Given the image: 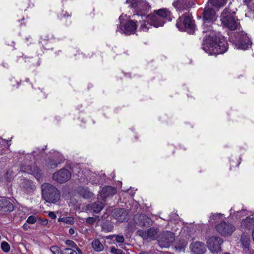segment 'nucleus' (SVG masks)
I'll list each match as a JSON object with an SVG mask.
<instances>
[{
  "mask_svg": "<svg viewBox=\"0 0 254 254\" xmlns=\"http://www.w3.org/2000/svg\"><path fill=\"white\" fill-rule=\"evenodd\" d=\"M159 232L158 227H152L147 231L138 230L137 234L141 236L144 240H155L158 237Z\"/></svg>",
  "mask_w": 254,
  "mask_h": 254,
  "instance_id": "obj_9",
  "label": "nucleus"
},
{
  "mask_svg": "<svg viewBox=\"0 0 254 254\" xmlns=\"http://www.w3.org/2000/svg\"><path fill=\"white\" fill-rule=\"evenodd\" d=\"M13 209L14 206L9 200L4 198L0 199V211L10 212Z\"/></svg>",
  "mask_w": 254,
  "mask_h": 254,
  "instance_id": "obj_23",
  "label": "nucleus"
},
{
  "mask_svg": "<svg viewBox=\"0 0 254 254\" xmlns=\"http://www.w3.org/2000/svg\"><path fill=\"white\" fill-rule=\"evenodd\" d=\"M221 216V214H214L211 215L210 217V219L215 220L217 217H219Z\"/></svg>",
  "mask_w": 254,
  "mask_h": 254,
  "instance_id": "obj_44",
  "label": "nucleus"
},
{
  "mask_svg": "<svg viewBox=\"0 0 254 254\" xmlns=\"http://www.w3.org/2000/svg\"><path fill=\"white\" fill-rule=\"evenodd\" d=\"M236 37L237 39V45L239 49L246 50L251 45L252 43L249 38L247 34L243 31L239 32Z\"/></svg>",
  "mask_w": 254,
  "mask_h": 254,
  "instance_id": "obj_11",
  "label": "nucleus"
},
{
  "mask_svg": "<svg viewBox=\"0 0 254 254\" xmlns=\"http://www.w3.org/2000/svg\"><path fill=\"white\" fill-rule=\"evenodd\" d=\"M190 247L193 254H204L206 252V246L202 242H192Z\"/></svg>",
  "mask_w": 254,
  "mask_h": 254,
  "instance_id": "obj_16",
  "label": "nucleus"
},
{
  "mask_svg": "<svg viewBox=\"0 0 254 254\" xmlns=\"http://www.w3.org/2000/svg\"><path fill=\"white\" fill-rule=\"evenodd\" d=\"M104 206V205L102 202L96 201L88 204L87 207L89 211L98 213L103 209Z\"/></svg>",
  "mask_w": 254,
  "mask_h": 254,
  "instance_id": "obj_24",
  "label": "nucleus"
},
{
  "mask_svg": "<svg viewBox=\"0 0 254 254\" xmlns=\"http://www.w3.org/2000/svg\"><path fill=\"white\" fill-rule=\"evenodd\" d=\"M194 5V0H176L173 3L174 7L180 12L188 10Z\"/></svg>",
  "mask_w": 254,
  "mask_h": 254,
  "instance_id": "obj_10",
  "label": "nucleus"
},
{
  "mask_svg": "<svg viewBox=\"0 0 254 254\" xmlns=\"http://www.w3.org/2000/svg\"><path fill=\"white\" fill-rule=\"evenodd\" d=\"M75 233V230L73 228H70L69 230V234L70 235H73Z\"/></svg>",
  "mask_w": 254,
  "mask_h": 254,
  "instance_id": "obj_46",
  "label": "nucleus"
},
{
  "mask_svg": "<svg viewBox=\"0 0 254 254\" xmlns=\"http://www.w3.org/2000/svg\"><path fill=\"white\" fill-rule=\"evenodd\" d=\"M92 246L93 249L98 252L101 251L104 249L103 245L98 240H94L92 243Z\"/></svg>",
  "mask_w": 254,
  "mask_h": 254,
  "instance_id": "obj_27",
  "label": "nucleus"
},
{
  "mask_svg": "<svg viewBox=\"0 0 254 254\" xmlns=\"http://www.w3.org/2000/svg\"><path fill=\"white\" fill-rule=\"evenodd\" d=\"M48 216L52 219H55L57 217L56 215L53 212H50Z\"/></svg>",
  "mask_w": 254,
  "mask_h": 254,
  "instance_id": "obj_43",
  "label": "nucleus"
},
{
  "mask_svg": "<svg viewBox=\"0 0 254 254\" xmlns=\"http://www.w3.org/2000/svg\"><path fill=\"white\" fill-rule=\"evenodd\" d=\"M36 222V217L33 216V215H31L30 216L28 219H27L26 220V222L29 223V224H34L35 222Z\"/></svg>",
  "mask_w": 254,
  "mask_h": 254,
  "instance_id": "obj_37",
  "label": "nucleus"
},
{
  "mask_svg": "<svg viewBox=\"0 0 254 254\" xmlns=\"http://www.w3.org/2000/svg\"><path fill=\"white\" fill-rule=\"evenodd\" d=\"M216 231L222 236L228 237L235 231L233 225L228 222L222 221L215 225Z\"/></svg>",
  "mask_w": 254,
  "mask_h": 254,
  "instance_id": "obj_6",
  "label": "nucleus"
},
{
  "mask_svg": "<svg viewBox=\"0 0 254 254\" xmlns=\"http://www.w3.org/2000/svg\"><path fill=\"white\" fill-rule=\"evenodd\" d=\"M252 0H245L244 1L246 3L250 2Z\"/></svg>",
  "mask_w": 254,
  "mask_h": 254,
  "instance_id": "obj_51",
  "label": "nucleus"
},
{
  "mask_svg": "<svg viewBox=\"0 0 254 254\" xmlns=\"http://www.w3.org/2000/svg\"><path fill=\"white\" fill-rule=\"evenodd\" d=\"M176 26L180 30L187 31L190 34L193 33L195 28L194 20L186 13L179 17L176 23Z\"/></svg>",
  "mask_w": 254,
  "mask_h": 254,
  "instance_id": "obj_3",
  "label": "nucleus"
},
{
  "mask_svg": "<svg viewBox=\"0 0 254 254\" xmlns=\"http://www.w3.org/2000/svg\"><path fill=\"white\" fill-rule=\"evenodd\" d=\"M24 230H28V225L26 224V223H25L23 226H22Z\"/></svg>",
  "mask_w": 254,
  "mask_h": 254,
  "instance_id": "obj_48",
  "label": "nucleus"
},
{
  "mask_svg": "<svg viewBox=\"0 0 254 254\" xmlns=\"http://www.w3.org/2000/svg\"><path fill=\"white\" fill-rule=\"evenodd\" d=\"M228 9H224L222 12L220 17L222 23L231 30H235L237 28L239 23L236 21L235 19L232 16H228L226 12Z\"/></svg>",
  "mask_w": 254,
  "mask_h": 254,
  "instance_id": "obj_7",
  "label": "nucleus"
},
{
  "mask_svg": "<svg viewBox=\"0 0 254 254\" xmlns=\"http://www.w3.org/2000/svg\"><path fill=\"white\" fill-rule=\"evenodd\" d=\"M50 250L53 254H63V251L57 246H53L50 248Z\"/></svg>",
  "mask_w": 254,
  "mask_h": 254,
  "instance_id": "obj_31",
  "label": "nucleus"
},
{
  "mask_svg": "<svg viewBox=\"0 0 254 254\" xmlns=\"http://www.w3.org/2000/svg\"><path fill=\"white\" fill-rule=\"evenodd\" d=\"M97 216L95 217H89L86 219V222L89 225H92L95 222V221L97 220Z\"/></svg>",
  "mask_w": 254,
  "mask_h": 254,
  "instance_id": "obj_36",
  "label": "nucleus"
},
{
  "mask_svg": "<svg viewBox=\"0 0 254 254\" xmlns=\"http://www.w3.org/2000/svg\"><path fill=\"white\" fill-rule=\"evenodd\" d=\"M155 14L159 15L164 20L165 18H167L170 15V12L166 9H160L156 11V13Z\"/></svg>",
  "mask_w": 254,
  "mask_h": 254,
  "instance_id": "obj_28",
  "label": "nucleus"
},
{
  "mask_svg": "<svg viewBox=\"0 0 254 254\" xmlns=\"http://www.w3.org/2000/svg\"><path fill=\"white\" fill-rule=\"evenodd\" d=\"M4 179L6 182H10L14 177L13 172L11 170H7L4 174Z\"/></svg>",
  "mask_w": 254,
  "mask_h": 254,
  "instance_id": "obj_30",
  "label": "nucleus"
},
{
  "mask_svg": "<svg viewBox=\"0 0 254 254\" xmlns=\"http://www.w3.org/2000/svg\"><path fill=\"white\" fill-rule=\"evenodd\" d=\"M20 171L33 175L36 179H39L41 174L39 168L36 165L33 166L26 164H22L20 168Z\"/></svg>",
  "mask_w": 254,
  "mask_h": 254,
  "instance_id": "obj_14",
  "label": "nucleus"
},
{
  "mask_svg": "<svg viewBox=\"0 0 254 254\" xmlns=\"http://www.w3.org/2000/svg\"><path fill=\"white\" fill-rule=\"evenodd\" d=\"M223 243V239L217 236L210 237L206 241L208 250L214 254H218L222 251L221 245Z\"/></svg>",
  "mask_w": 254,
  "mask_h": 254,
  "instance_id": "obj_5",
  "label": "nucleus"
},
{
  "mask_svg": "<svg viewBox=\"0 0 254 254\" xmlns=\"http://www.w3.org/2000/svg\"><path fill=\"white\" fill-rule=\"evenodd\" d=\"M20 186L27 193L32 192L35 189V186L32 181L26 179H21Z\"/></svg>",
  "mask_w": 254,
  "mask_h": 254,
  "instance_id": "obj_18",
  "label": "nucleus"
},
{
  "mask_svg": "<svg viewBox=\"0 0 254 254\" xmlns=\"http://www.w3.org/2000/svg\"><path fill=\"white\" fill-rule=\"evenodd\" d=\"M114 218L120 222L127 221L128 219V214L127 210L123 208H117L114 212Z\"/></svg>",
  "mask_w": 254,
  "mask_h": 254,
  "instance_id": "obj_17",
  "label": "nucleus"
},
{
  "mask_svg": "<svg viewBox=\"0 0 254 254\" xmlns=\"http://www.w3.org/2000/svg\"><path fill=\"white\" fill-rule=\"evenodd\" d=\"M136 27L135 22L132 20H130L125 23L124 29H122V30L126 34L130 35L134 33L136 29Z\"/></svg>",
  "mask_w": 254,
  "mask_h": 254,
  "instance_id": "obj_22",
  "label": "nucleus"
},
{
  "mask_svg": "<svg viewBox=\"0 0 254 254\" xmlns=\"http://www.w3.org/2000/svg\"><path fill=\"white\" fill-rule=\"evenodd\" d=\"M60 163V162L57 163L54 160H51L50 161V165L51 168H56L58 167V164Z\"/></svg>",
  "mask_w": 254,
  "mask_h": 254,
  "instance_id": "obj_42",
  "label": "nucleus"
},
{
  "mask_svg": "<svg viewBox=\"0 0 254 254\" xmlns=\"http://www.w3.org/2000/svg\"><path fill=\"white\" fill-rule=\"evenodd\" d=\"M126 2L129 3V6L133 8L137 15L143 16L148 11L150 6L143 0H127Z\"/></svg>",
  "mask_w": 254,
  "mask_h": 254,
  "instance_id": "obj_4",
  "label": "nucleus"
},
{
  "mask_svg": "<svg viewBox=\"0 0 254 254\" xmlns=\"http://www.w3.org/2000/svg\"><path fill=\"white\" fill-rule=\"evenodd\" d=\"M252 237H253V240L254 241V230L253 231Z\"/></svg>",
  "mask_w": 254,
  "mask_h": 254,
  "instance_id": "obj_50",
  "label": "nucleus"
},
{
  "mask_svg": "<svg viewBox=\"0 0 254 254\" xmlns=\"http://www.w3.org/2000/svg\"><path fill=\"white\" fill-rule=\"evenodd\" d=\"M1 248L3 252L7 253L10 250V246L6 242H3L1 244Z\"/></svg>",
  "mask_w": 254,
  "mask_h": 254,
  "instance_id": "obj_33",
  "label": "nucleus"
},
{
  "mask_svg": "<svg viewBox=\"0 0 254 254\" xmlns=\"http://www.w3.org/2000/svg\"><path fill=\"white\" fill-rule=\"evenodd\" d=\"M115 240L117 243H122L124 242L125 239L122 235H115Z\"/></svg>",
  "mask_w": 254,
  "mask_h": 254,
  "instance_id": "obj_38",
  "label": "nucleus"
},
{
  "mask_svg": "<svg viewBox=\"0 0 254 254\" xmlns=\"http://www.w3.org/2000/svg\"><path fill=\"white\" fill-rule=\"evenodd\" d=\"M202 16L205 22L210 23L216 19L215 11L213 8L210 7H205L204 8Z\"/></svg>",
  "mask_w": 254,
  "mask_h": 254,
  "instance_id": "obj_19",
  "label": "nucleus"
},
{
  "mask_svg": "<svg viewBox=\"0 0 254 254\" xmlns=\"http://www.w3.org/2000/svg\"><path fill=\"white\" fill-rule=\"evenodd\" d=\"M111 252L114 254H125L123 251L120 249H116L115 247L111 248Z\"/></svg>",
  "mask_w": 254,
  "mask_h": 254,
  "instance_id": "obj_35",
  "label": "nucleus"
},
{
  "mask_svg": "<svg viewBox=\"0 0 254 254\" xmlns=\"http://www.w3.org/2000/svg\"><path fill=\"white\" fill-rule=\"evenodd\" d=\"M254 226V218L248 217L241 222V227L245 229H250Z\"/></svg>",
  "mask_w": 254,
  "mask_h": 254,
  "instance_id": "obj_25",
  "label": "nucleus"
},
{
  "mask_svg": "<svg viewBox=\"0 0 254 254\" xmlns=\"http://www.w3.org/2000/svg\"><path fill=\"white\" fill-rule=\"evenodd\" d=\"M63 254H78V253L75 249L65 248L63 250Z\"/></svg>",
  "mask_w": 254,
  "mask_h": 254,
  "instance_id": "obj_32",
  "label": "nucleus"
},
{
  "mask_svg": "<svg viewBox=\"0 0 254 254\" xmlns=\"http://www.w3.org/2000/svg\"><path fill=\"white\" fill-rule=\"evenodd\" d=\"M116 188L111 186H106L102 188L100 192V196L102 199L105 201L107 198L113 196L116 193Z\"/></svg>",
  "mask_w": 254,
  "mask_h": 254,
  "instance_id": "obj_21",
  "label": "nucleus"
},
{
  "mask_svg": "<svg viewBox=\"0 0 254 254\" xmlns=\"http://www.w3.org/2000/svg\"><path fill=\"white\" fill-rule=\"evenodd\" d=\"M48 223V220L45 219L43 221V222H42V224L43 225H47Z\"/></svg>",
  "mask_w": 254,
  "mask_h": 254,
  "instance_id": "obj_49",
  "label": "nucleus"
},
{
  "mask_svg": "<svg viewBox=\"0 0 254 254\" xmlns=\"http://www.w3.org/2000/svg\"><path fill=\"white\" fill-rule=\"evenodd\" d=\"M53 179L59 183H64L67 182L71 178V174L69 171L65 169H62L58 172L54 173Z\"/></svg>",
  "mask_w": 254,
  "mask_h": 254,
  "instance_id": "obj_12",
  "label": "nucleus"
},
{
  "mask_svg": "<svg viewBox=\"0 0 254 254\" xmlns=\"http://www.w3.org/2000/svg\"><path fill=\"white\" fill-rule=\"evenodd\" d=\"M202 48L210 55L222 54L228 49V43L223 36L216 35L214 32L205 36Z\"/></svg>",
  "mask_w": 254,
  "mask_h": 254,
  "instance_id": "obj_1",
  "label": "nucleus"
},
{
  "mask_svg": "<svg viewBox=\"0 0 254 254\" xmlns=\"http://www.w3.org/2000/svg\"><path fill=\"white\" fill-rule=\"evenodd\" d=\"M81 193L82 194L84 198H88L91 196V193L89 191H87L85 190H84V192H81Z\"/></svg>",
  "mask_w": 254,
  "mask_h": 254,
  "instance_id": "obj_40",
  "label": "nucleus"
},
{
  "mask_svg": "<svg viewBox=\"0 0 254 254\" xmlns=\"http://www.w3.org/2000/svg\"><path fill=\"white\" fill-rule=\"evenodd\" d=\"M42 196L47 202L55 203L60 199V192L54 185L44 183L41 185Z\"/></svg>",
  "mask_w": 254,
  "mask_h": 254,
  "instance_id": "obj_2",
  "label": "nucleus"
},
{
  "mask_svg": "<svg viewBox=\"0 0 254 254\" xmlns=\"http://www.w3.org/2000/svg\"><path fill=\"white\" fill-rule=\"evenodd\" d=\"M41 38L44 40H48L49 38V36L45 34H43L41 36Z\"/></svg>",
  "mask_w": 254,
  "mask_h": 254,
  "instance_id": "obj_45",
  "label": "nucleus"
},
{
  "mask_svg": "<svg viewBox=\"0 0 254 254\" xmlns=\"http://www.w3.org/2000/svg\"><path fill=\"white\" fill-rule=\"evenodd\" d=\"M227 0H209L210 4L214 7H220L223 6Z\"/></svg>",
  "mask_w": 254,
  "mask_h": 254,
  "instance_id": "obj_26",
  "label": "nucleus"
},
{
  "mask_svg": "<svg viewBox=\"0 0 254 254\" xmlns=\"http://www.w3.org/2000/svg\"><path fill=\"white\" fill-rule=\"evenodd\" d=\"M134 221L136 225L143 227H149L152 224V221L149 217L141 214L135 215Z\"/></svg>",
  "mask_w": 254,
  "mask_h": 254,
  "instance_id": "obj_13",
  "label": "nucleus"
},
{
  "mask_svg": "<svg viewBox=\"0 0 254 254\" xmlns=\"http://www.w3.org/2000/svg\"><path fill=\"white\" fill-rule=\"evenodd\" d=\"M65 244L70 247L69 248L76 250L78 254H82L81 250L78 248L77 245L73 241L69 240H66L65 241Z\"/></svg>",
  "mask_w": 254,
  "mask_h": 254,
  "instance_id": "obj_29",
  "label": "nucleus"
},
{
  "mask_svg": "<svg viewBox=\"0 0 254 254\" xmlns=\"http://www.w3.org/2000/svg\"><path fill=\"white\" fill-rule=\"evenodd\" d=\"M241 242L244 252L246 254H254V250L250 248L251 240L249 237L243 235L241 237Z\"/></svg>",
  "mask_w": 254,
  "mask_h": 254,
  "instance_id": "obj_20",
  "label": "nucleus"
},
{
  "mask_svg": "<svg viewBox=\"0 0 254 254\" xmlns=\"http://www.w3.org/2000/svg\"><path fill=\"white\" fill-rule=\"evenodd\" d=\"M174 241V235L171 232H163L159 237L158 242L162 248L169 247Z\"/></svg>",
  "mask_w": 254,
  "mask_h": 254,
  "instance_id": "obj_8",
  "label": "nucleus"
},
{
  "mask_svg": "<svg viewBox=\"0 0 254 254\" xmlns=\"http://www.w3.org/2000/svg\"><path fill=\"white\" fill-rule=\"evenodd\" d=\"M70 218H63L62 219V220L65 222V223H67V222L68 221V219H70Z\"/></svg>",
  "mask_w": 254,
  "mask_h": 254,
  "instance_id": "obj_47",
  "label": "nucleus"
},
{
  "mask_svg": "<svg viewBox=\"0 0 254 254\" xmlns=\"http://www.w3.org/2000/svg\"><path fill=\"white\" fill-rule=\"evenodd\" d=\"M247 215V213L245 210H242L240 211H237V216H246Z\"/></svg>",
  "mask_w": 254,
  "mask_h": 254,
  "instance_id": "obj_41",
  "label": "nucleus"
},
{
  "mask_svg": "<svg viewBox=\"0 0 254 254\" xmlns=\"http://www.w3.org/2000/svg\"><path fill=\"white\" fill-rule=\"evenodd\" d=\"M231 4L230 2L228 7L225 8L224 9H228L226 12V15L228 16H232L235 14V11L230 8V4Z\"/></svg>",
  "mask_w": 254,
  "mask_h": 254,
  "instance_id": "obj_34",
  "label": "nucleus"
},
{
  "mask_svg": "<svg viewBox=\"0 0 254 254\" xmlns=\"http://www.w3.org/2000/svg\"><path fill=\"white\" fill-rule=\"evenodd\" d=\"M146 21L150 26H153L155 27L162 26L164 23L165 20L163 19L159 15L155 13L150 14L146 17Z\"/></svg>",
  "mask_w": 254,
  "mask_h": 254,
  "instance_id": "obj_15",
  "label": "nucleus"
},
{
  "mask_svg": "<svg viewBox=\"0 0 254 254\" xmlns=\"http://www.w3.org/2000/svg\"><path fill=\"white\" fill-rule=\"evenodd\" d=\"M147 24H146L145 22L142 23L140 26L141 30L144 31H147L149 29V27L147 26Z\"/></svg>",
  "mask_w": 254,
  "mask_h": 254,
  "instance_id": "obj_39",
  "label": "nucleus"
}]
</instances>
